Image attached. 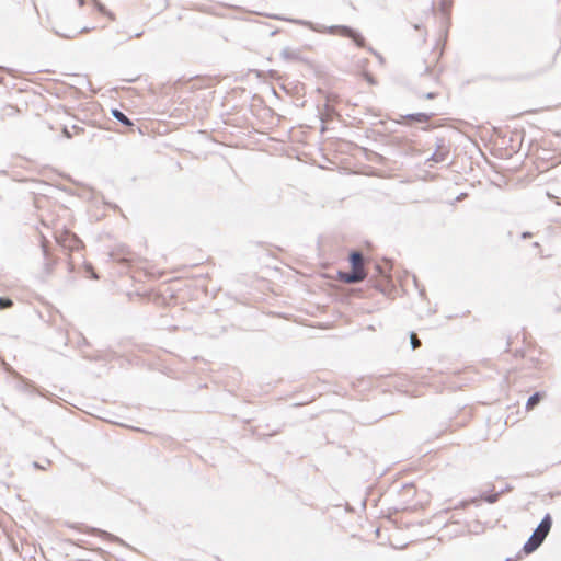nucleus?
Returning a JSON list of instances; mask_svg holds the SVG:
<instances>
[{
	"mask_svg": "<svg viewBox=\"0 0 561 561\" xmlns=\"http://www.w3.org/2000/svg\"><path fill=\"white\" fill-rule=\"evenodd\" d=\"M327 31L329 33L337 32L342 36L350 37V38L354 39V42L357 45H360V43H362L360 36L355 31H353L346 26H329V27H327Z\"/></svg>",
	"mask_w": 561,
	"mask_h": 561,
	"instance_id": "2",
	"label": "nucleus"
},
{
	"mask_svg": "<svg viewBox=\"0 0 561 561\" xmlns=\"http://www.w3.org/2000/svg\"><path fill=\"white\" fill-rule=\"evenodd\" d=\"M366 274L364 270H353L351 273H340V278L348 284L363 280Z\"/></svg>",
	"mask_w": 561,
	"mask_h": 561,
	"instance_id": "3",
	"label": "nucleus"
},
{
	"mask_svg": "<svg viewBox=\"0 0 561 561\" xmlns=\"http://www.w3.org/2000/svg\"><path fill=\"white\" fill-rule=\"evenodd\" d=\"M432 160H434L435 162H439V161H443V160H444V157H443V154L434 153V154L432 156Z\"/></svg>",
	"mask_w": 561,
	"mask_h": 561,
	"instance_id": "10",
	"label": "nucleus"
},
{
	"mask_svg": "<svg viewBox=\"0 0 561 561\" xmlns=\"http://www.w3.org/2000/svg\"><path fill=\"white\" fill-rule=\"evenodd\" d=\"M11 305H12V302L10 299L0 297V308H7Z\"/></svg>",
	"mask_w": 561,
	"mask_h": 561,
	"instance_id": "9",
	"label": "nucleus"
},
{
	"mask_svg": "<svg viewBox=\"0 0 561 561\" xmlns=\"http://www.w3.org/2000/svg\"><path fill=\"white\" fill-rule=\"evenodd\" d=\"M112 115L124 125H131V122L118 110H112Z\"/></svg>",
	"mask_w": 561,
	"mask_h": 561,
	"instance_id": "6",
	"label": "nucleus"
},
{
	"mask_svg": "<svg viewBox=\"0 0 561 561\" xmlns=\"http://www.w3.org/2000/svg\"><path fill=\"white\" fill-rule=\"evenodd\" d=\"M539 401V394L538 393H534L533 396L529 397V399L527 400V408L529 407H533L535 405L537 402Z\"/></svg>",
	"mask_w": 561,
	"mask_h": 561,
	"instance_id": "7",
	"label": "nucleus"
},
{
	"mask_svg": "<svg viewBox=\"0 0 561 561\" xmlns=\"http://www.w3.org/2000/svg\"><path fill=\"white\" fill-rule=\"evenodd\" d=\"M410 342L413 350L420 345V341L416 339L414 334H411Z\"/></svg>",
	"mask_w": 561,
	"mask_h": 561,
	"instance_id": "8",
	"label": "nucleus"
},
{
	"mask_svg": "<svg viewBox=\"0 0 561 561\" xmlns=\"http://www.w3.org/2000/svg\"><path fill=\"white\" fill-rule=\"evenodd\" d=\"M79 4L82 5L83 4V0H78Z\"/></svg>",
	"mask_w": 561,
	"mask_h": 561,
	"instance_id": "11",
	"label": "nucleus"
},
{
	"mask_svg": "<svg viewBox=\"0 0 561 561\" xmlns=\"http://www.w3.org/2000/svg\"><path fill=\"white\" fill-rule=\"evenodd\" d=\"M550 528H551V518L547 514L541 519L538 527L535 529V531L529 537V539L525 542L524 550L528 553L535 551L541 545L543 539L547 537Z\"/></svg>",
	"mask_w": 561,
	"mask_h": 561,
	"instance_id": "1",
	"label": "nucleus"
},
{
	"mask_svg": "<svg viewBox=\"0 0 561 561\" xmlns=\"http://www.w3.org/2000/svg\"><path fill=\"white\" fill-rule=\"evenodd\" d=\"M351 263H352L353 270H355V271L364 270L363 264H362V255L358 252L352 253Z\"/></svg>",
	"mask_w": 561,
	"mask_h": 561,
	"instance_id": "5",
	"label": "nucleus"
},
{
	"mask_svg": "<svg viewBox=\"0 0 561 561\" xmlns=\"http://www.w3.org/2000/svg\"><path fill=\"white\" fill-rule=\"evenodd\" d=\"M280 56L285 60H297L299 58V53L289 47H285L284 49H282Z\"/></svg>",
	"mask_w": 561,
	"mask_h": 561,
	"instance_id": "4",
	"label": "nucleus"
}]
</instances>
